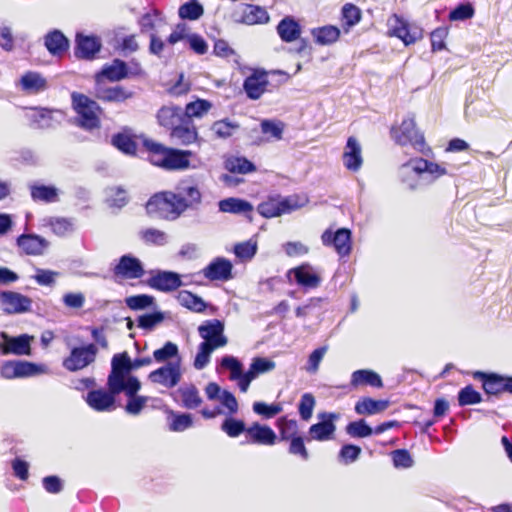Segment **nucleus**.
I'll return each instance as SVG.
<instances>
[{
  "mask_svg": "<svg viewBox=\"0 0 512 512\" xmlns=\"http://www.w3.org/2000/svg\"><path fill=\"white\" fill-rule=\"evenodd\" d=\"M391 133L398 144L402 146L411 145L419 152L424 151V136L416 129V124L412 117L404 119L398 128H392Z\"/></svg>",
  "mask_w": 512,
  "mask_h": 512,
  "instance_id": "7",
  "label": "nucleus"
},
{
  "mask_svg": "<svg viewBox=\"0 0 512 512\" xmlns=\"http://www.w3.org/2000/svg\"><path fill=\"white\" fill-rule=\"evenodd\" d=\"M232 269V263L228 259L217 257L201 273L210 281H227L232 278Z\"/></svg>",
  "mask_w": 512,
  "mask_h": 512,
  "instance_id": "19",
  "label": "nucleus"
},
{
  "mask_svg": "<svg viewBox=\"0 0 512 512\" xmlns=\"http://www.w3.org/2000/svg\"><path fill=\"white\" fill-rule=\"evenodd\" d=\"M139 234L141 239L149 244L164 245L167 243L166 233L155 228L142 230Z\"/></svg>",
  "mask_w": 512,
  "mask_h": 512,
  "instance_id": "62",
  "label": "nucleus"
},
{
  "mask_svg": "<svg viewBox=\"0 0 512 512\" xmlns=\"http://www.w3.org/2000/svg\"><path fill=\"white\" fill-rule=\"evenodd\" d=\"M154 297L147 294L129 296L125 299V303L131 310H143L154 304Z\"/></svg>",
  "mask_w": 512,
  "mask_h": 512,
  "instance_id": "55",
  "label": "nucleus"
},
{
  "mask_svg": "<svg viewBox=\"0 0 512 512\" xmlns=\"http://www.w3.org/2000/svg\"><path fill=\"white\" fill-rule=\"evenodd\" d=\"M204 13L203 6L196 1L184 3L179 7L178 14L181 19L197 20Z\"/></svg>",
  "mask_w": 512,
  "mask_h": 512,
  "instance_id": "49",
  "label": "nucleus"
},
{
  "mask_svg": "<svg viewBox=\"0 0 512 512\" xmlns=\"http://www.w3.org/2000/svg\"><path fill=\"white\" fill-rule=\"evenodd\" d=\"M389 25L391 34L400 38L405 45L412 44L416 41L418 37L416 32L411 33L408 29V24L399 16L393 15V17L389 19Z\"/></svg>",
  "mask_w": 512,
  "mask_h": 512,
  "instance_id": "33",
  "label": "nucleus"
},
{
  "mask_svg": "<svg viewBox=\"0 0 512 512\" xmlns=\"http://www.w3.org/2000/svg\"><path fill=\"white\" fill-rule=\"evenodd\" d=\"M219 210L223 213L243 214L251 220L253 206L250 202L239 198H226L219 202Z\"/></svg>",
  "mask_w": 512,
  "mask_h": 512,
  "instance_id": "29",
  "label": "nucleus"
},
{
  "mask_svg": "<svg viewBox=\"0 0 512 512\" xmlns=\"http://www.w3.org/2000/svg\"><path fill=\"white\" fill-rule=\"evenodd\" d=\"M122 392H124L128 397L125 411L130 415L140 414L143 408L146 406L149 397L137 395L138 391H135L133 394H129L127 388L123 389Z\"/></svg>",
  "mask_w": 512,
  "mask_h": 512,
  "instance_id": "42",
  "label": "nucleus"
},
{
  "mask_svg": "<svg viewBox=\"0 0 512 512\" xmlns=\"http://www.w3.org/2000/svg\"><path fill=\"white\" fill-rule=\"evenodd\" d=\"M17 244L27 255H42L49 246L45 238L36 234H22L17 238Z\"/></svg>",
  "mask_w": 512,
  "mask_h": 512,
  "instance_id": "24",
  "label": "nucleus"
},
{
  "mask_svg": "<svg viewBox=\"0 0 512 512\" xmlns=\"http://www.w3.org/2000/svg\"><path fill=\"white\" fill-rule=\"evenodd\" d=\"M315 42L319 45H331L340 37V30L333 25H325L311 30Z\"/></svg>",
  "mask_w": 512,
  "mask_h": 512,
  "instance_id": "36",
  "label": "nucleus"
},
{
  "mask_svg": "<svg viewBox=\"0 0 512 512\" xmlns=\"http://www.w3.org/2000/svg\"><path fill=\"white\" fill-rule=\"evenodd\" d=\"M43 226L49 227L57 236H66L74 231L73 221L65 217L44 218Z\"/></svg>",
  "mask_w": 512,
  "mask_h": 512,
  "instance_id": "38",
  "label": "nucleus"
},
{
  "mask_svg": "<svg viewBox=\"0 0 512 512\" xmlns=\"http://www.w3.org/2000/svg\"><path fill=\"white\" fill-rule=\"evenodd\" d=\"M179 393L181 395L182 404L187 409H195L202 403L199 392L194 385L180 388Z\"/></svg>",
  "mask_w": 512,
  "mask_h": 512,
  "instance_id": "46",
  "label": "nucleus"
},
{
  "mask_svg": "<svg viewBox=\"0 0 512 512\" xmlns=\"http://www.w3.org/2000/svg\"><path fill=\"white\" fill-rule=\"evenodd\" d=\"M115 277L121 279H139L145 274L141 261L131 255H123L114 267Z\"/></svg>",
  "mask_w": 512,
  "mask_h": 512,
  "instance_id": "14",
  "label": "nucleus"
},
{
  "mask_svg": "<svg viewBox=\"0 0 512 512\" xmlns=\"http://www.w3.org/2000/svg\"><path fill=\"white\" fill-rule=\"evenodd\" d=\"M45 46L52 55H61L67 51L69 41L61 31L54 30L45 36Z\"/></svg>",
  "mask_w": 512,
  "mask_h": 512,
  "instance_id": "35",
  "label": "nucleus"
},
{
  "mask_svg": "<svg viewBox=\"0 0 512 512\" xmlns=\"http://www.w3.org/2000/svg\"><path fill=\"white\" fill-rule=\"evenodd\" d=\"M158 124L171 131L181 122L187 119V115H184V111L181 107L176 105H166L161 107L156 115Z\"/></svg>",
  "mask_w": 512,
  "mask_h": 512,
  "instance_id": "21",
  "label": "nucleus"
},
{
  "mask_svg": "<svg viewBox=\"0 0 512 512\" xmlns=\"http://www.w3.org/2000/svg\"><path fill=\"white\" fill-rule=\"evenodd\" d=\"M412 163L413 159L409 160L408 162L400 166L399 177L402 183H404L409 189L414 190L419 187L420 181L423 177V173L415 170L406 171L407 173H405L403 169L406 168L407 166H410Z\"/></svg>",
  "mask_w": 512,
  "mask_h": 512,
  "instance_id": "45",
  "label": "nucleus"
},
{
  "mask_svg": "<svg viewBox=\"0 0 512 512\" xmlns=\"http://www.w3.org/2000/svg\"><path fill=\"white\" fill-rule=\"evenodd\" d=\"M17 377L25 378L45 373L47 368L45 365H39L28 361H16Z\"/></svg>",
  "mask_w": 512,
  "mask_h": 512,
  "instance_id": "52",
  "label": "nucleus"
},
{
  "mask_svg": "<svg viewBox=\"0 0 512 512\" xmlns=\"http://www.w3.org/2000/svg\"><path fill=\"white\" fill-rule=\"evenodd\" d=\"M342 160L345 168L352 172H357L360 170L363 164L362 157V148L359 141L350 136L347 139V143L344 147V152L342 155Z\"/></svg>",
  "mask_w": 512,
  "mask_h": 512,
  "instance_id": "20",
  "label": "nucleus"
},
{
  "mask_svg": "<svg viewBox=\"0 0 512 512\" xmlns=\"http://www.w3.org/2000/svg\"><path fill=\"white\" fill-rule=\"evenodd\" d=\"M182 378L181 361L180 359L167 364L152 371L148 375L149 381L154 384H159L166 389L174 388L179 384Z\"/></svg>",
  "mask_w": 512,
  "mask_h": 512,
  "instance_id": "8",
  "label": "nucleus"
},
{
  "mask_svg": "<svg viewBox=\"0 0 512 512\" xmlns=\"http://www.w3.org/2000/svg\"><path fill=\"white\" fill-rule=\"evenodd\" d=\"M164 320V314L160 311L143 314L138 317V327L150 331Z\"/></svg>",
  "mask_w": 512,
  "mask_h": 512,
  "instance_id": "57",
  "label": "nucleus"
},
{
  "mask_svg": "<svg viewBox=\"0 0 512 512\" xmlns=\"http://www.w3.org/2000/svg\"><path fill=\"white\" fill-rule=\"evenodd\" d=\"M304 202H300V199L296 195L288 197H270L266 201L261 202L257 211L260 215L265 218H273L287 214L301 208Z\"/></svg>",
  "mask_w": 512,
  "mask_h": 512,
  "instance_id": "5",
  "label": "nucleus"
},
{
  "mask_svg": "<svg viewBox=\"0 0 512 512\" xmlns=\"http://www.w3.org/2000/svg\"><path fill=\"white\" fill-rule=\"evenodd\" d=\"M257 252V243L252 240L238 243L234 246L235 255L241 260H251Z\"/></svg>",
  "mask_w": 512,
  "mask_h": 512,
  "instance_id": "61",
  "label": "nucleus"
},
{
  "mask_svg": "<svg viewBox=\"0 0 512 512\" xmlns=\"http://www.w3.org/2000/svg\"><path fill=\"white\" fill-rule=\"evenodd\" d=\"M350 384L353 387L369 385L371 387L381 388L383 386V382L380 375L368 369H360L354 371L351 375Z\"/></svg>",
  "mask_w": 512,
  "mask_h": 512,
  "instance_id": "32",
  "label": "nucleus"
},
{
  "mask_svg": "<svg viewBox=\"0 0 512 512\" xmlns=\"http://www.w3.org/2000/svg\"><path fill=\"white\" fill-rule=\"evenodd\" d=\"M221 367L230 371V380L239 382L243 364L234 356L226 355L221 359Z\"/></svg>",
  "mask_w": 512,
  "mask_h": 512,
  "instance_id": "53",
  "label": "nucleus"
},
{
  "mask_svg": "<svg viewBox=\"0 0 512 512\" xmlns=\"http://www.w3.org/2000/svg\"><path fill=\"white\" fill-rule=\"evenodd\" d=\"M153 358L158 363H164L173 358H177L178 360L180 359L178 346L168 341L162 348L156 349L153 352Z\"/></svg>",
  "mask_w": 512,
  "mask_h": 512,
  "instance_id": "48",
  "label": "nucleus"
},
{
  "mask_svg": "<svg viewBox=\"0 0 512 512\" xmlns=\"http://www.w3.org/2000/svg\"><path fill=\"white\" fill-rule=\"evenodd\" d=\"M113 146L125 154L133 155L136 153L137 145L135 141L128 135L116 134L111 140Z\"/></svg>",
  "mask_w": 512,
  "mask_h": 512,
  "instance_id": "54",
  "label": "nucleus"
},
{
  "mask_svg": "<svg viewBox=\"0 0 512 512\" xmlns=\"http://www.w3.org/2000/svg\"><path fill=\"white\" fill-rule=\"evenodd\" d=\"M132 360L127 352L115 354L111 361V372L107 379V386L113 392H122L127 388L129 394L139 391L140 381L129 375L132 372Z\"/></svg>",
  "mask_w": 512,
  "mask_h": 512,
  "instance_id": "3",
  "label": "nucleus"
},
{
  "mask_svg": "<svg viewBox=\"0 0 512 512\" xmlns=\"http://www.w3.org/2000/svg\"><path fill=\"white\" fill-rule=\"evenodd\" d=\"M149 287L162 292H171L177 290L183 285L178 273L172 271H155L147 280Z\"/></svg>",
  "mask_w": 512,
  "mask_h": 512,
  "instance_id": "15",
  "label": "nucleus"
},
{
  "mask_svg": "<svg viewBox=\"0 0 512 512\" xmlns=\"http://www.w3.org/2000/svg\"><path fill=\"white\" fill-rule=\"evenodd\" d=\"M346 432L348 435L354 438L368 437L373 433V429L361 419L358 421L350 422L346 426Z\"/></svg>",
  "mask_w": 512,
  "mask_h": 512,
  "instance_id": "58",
  "label": "nucleus"
},
{
  "mask_svg": "<svg viewBox=\"0 0 512 512\" xmlns=\"http://www.w3.org/2000/svg\"><path fill=\"white\" fill-rule=\"evenodd\" d=\"M19 87L28 94H38L48 89V82L40 73L28 71L19 80Z\"/></svg>",
  "mask_w": 512,
  "mask_h": 512,
  "instance_id": "26",
  "label": "nucleus"
},
{
  "mask_svg": "<svg viewBox=\"0 0 512 512\" xmlns=\"http://www.w3.org/2000/svg\"><path fill=\"white\" fill-rule=\"evenodd\" d=\"M32 299L15 291H0V305L4 313L23 314L31 311Z\"/></svg>",
  "mask_w": 512,
  "mask_h": 512,
  "instance_id": "9",
  "label": "nucleus"
},
{
  "mask_svg": "<svg viewBox=\"0 0 512 512\" xmlns=\"http://www.w3.org/2000/svg\"><path fill=\"white\" fill-rule=\"evenodd\" d=\"M239 129V124L233 121H230L229 119H222L215 121L212 126L211 130L215 134L217 138L226 139L231 137L235 131Z\"/></svg>",
  "mask_w": 512,
  "mask_h": 512,
  "instance_id": "43",
  "label": "nucleus"
},
{
  "mask_svg": "<svg viewBox=\"0 0 512 512\" xmlns=\"http://www.w3.org/2000/svg\"><path fill=\"white\" fill-rule=\"evenodd\" d=\"M318 418L321 421L311 425L309 428L311 439L317 441H325L330 439L336 430L334 421L339 418V414L323 412L318 414Z\"/></svg>",
  "mask_w": 512,
  "mask_h": 512,
  "instance_id": "13",
  "label": "nucleus"
},
{
  "mask_svg": "<svg viewBox=\"0 0 512 512\" xmlns=\"http://www.w3.org/2000/svg\"><path fill=\"white\" fill-rule=\"evenodd\" d=\"M281 440H291L298 437V423L296 420L281 417L277 420Z\"/></svg>",
  "mask_w": 512,
  "mask_h": 512,
  "instance_id": "51",
  "label": "nucleus"
},
{
  "mask_svg": "<svg viewBox=\"0 0 512 512\" xmlns=\"http://www.w3.org/2000/svg\"><path fill=\"white\" fill-rule=\"evenodd\" d=\"M315 404V397L311 393H304L301 396L298 411L302 420L308 421L312 417Z\"/></svg>",
  "mask_w": 512,
  "mask_h": 512,
  "instance_id": "56",
  "label": "nucleus"
},
{
  "mask_svg": "<svg viewBox=\"0 0 512 512\" xmlns=\"http://www.w3.org/2000/svg\"><path fill=\"white\" fill-rule=\"evenodd\" d=\"M412 170L422 172L423 175L425 173L429 174L432 177V180H435L440 176L446 175L448 173L444 165L433 163L423 158L413 159V163L410 166H407L406 168L403 169L405 173H407L406 171Z\"/></svg>",
  "mask_w": 512,
  "mask_h": 512,
  "instance_id": "28",
  "label": "nucleus"
},
{
  "mask_svg": "<svg viewBox=\"0 0 512 512\" xmlns=\"http://www.w3.org/2000/svg\"><path fill=\"white\" fill-rule=\"evenodd\" d=\"M198 333L204 341L198 347L194 367L201 370L209 363L211 353L217 348L224 347L228 339L224 335V324L218 319L205 321L198 327Z\"/></svg>",
  "mask_w": 512,
  "mask_h": 512,
  "instance_id": "2",
  "label": "nucleus"
},
{
  "mask_svg": "<svg viewBox=\"0 0 512 512\" xmlns=\"http://www.w3.org/2000/svg\"><path fill=\"white\" fill-rule=\"evenodd\" d=\"M321 240L325 246L333 245L341 257H345L351 252V231L349 229L340 228L335 233L327 229L323 232Z\"/></svg>",
  "mask_w": 512,
  "mask_h": 512,
  "instance_id": "11",
  "label": "nucleus"
},
{
  "mask_svg": "<svg viewBox=\"0 0 512 512\" xmlns=\"http://www.w3.org/2000/svg\"><path fill=\"white\" fill-rule=\"evenodd\" d=\"M32 337L22 334L17 337H11L5 332L0 333V352L3 355H30V342Z\"/></svg>",
  "mask_w": 512,
  "mask_h": 512,
  "instance_id": "10",
  "label": "nucleus"
},
{
  "mask_svg": "<svg viewBox=\"0 0 512 512\" xmlns=\"http://www.w3.org/2000/svg\"><path fill=\"white\" fill-rule=\"evenodd\" d=\"M294 277L295 282L305 289H315L321 283V276L313 266L304 263L288 271L287 277Z\"/></svg>",
  "mask_w": 512,
  "mask_h": 512,
  "instance_id": "16",
  "label": "nucleus"
},
{
  "mask_svg": "<svg viewBox=\"0 0 512 512\" xmlns=\"http://www.w3.org/2000/svg\"><path fill=\"white\" fill-rule=\"evenodd\" d=\"M389 406L387 400H374L369 397L360 399L355 405V411L359 415H373L384 411Z\"/></svg>",
  "mask_w": 512,
  "mask_h": 512,
  "instance_id": "37",
  "label": "nucleus"
},
{
  "mask_svg": "<svg viewBox=\"0 0 512 512\" xmlns=\"http://www.w3.org/2000/svg\"><path fill=\"white\" fill-rule=\"evenodd\" d=\"M177 299L182 306L194 312L199 313L203 312L206 309V303L204 302V300L189 291H180L177 296Z\"/></svg>",
  "mask_w": 512,
  "mask_h": 512,
  "instance_id": "41",
  "label": "nucleus"
},
{
  "mask_svg": "<svg viewBox=\"0 0 512 512\" xmlns=\"http://www.w3.org/2000/svg\"><path fill=\"white\" fill-rule=\"evenodd\" d=\"M268 84L269 81L266 72L255 71L244 80L243 89L248 98L257 100L267 90Z\"/></svg>",
  "mask_w": 512,
  "mask_h": 512,
  "instance_id": "22",
  "label": "nucleus"
},
{
  "mask_svg": "<svg viewBox=\"0 0 512 512\" xmlns=\"http://www.w3.org/2000/svg\"><path fill=\"white\" fill-rule=\"evenodd\" d=\"M121 392H113L103 389L92 390L87 393L85 400L87 404L95 411L109 412L115 409V397Z\"/></svg>",
  "mask_w": 512,
  "mask_h": 512,
  "instance_id": "17",
  "label": "nucleus"
},
{
  "mask_svg": "<svg viewBox=\"0 0 512 512\" xmlns=\"http://www.w3.org/2000/svg\"><path fill=\"white\" fill-rule=\"evenodd\" d=\"M96 353L97 348L93 344L74 348L70 356L64 360L63 365L70 371L82 369L95 360Z\"/></svg>",
  "mask_w": 512,
  "mask_h": 512,
  "instance_id": "12",
  "label": "nucleus"
},
{
  "mask_svg": "<svg viewBox=\"0 0 512 512\" xmlns=\"http://www.w3.org/2000/svg\"><path fill=\"white\" fill-rule=\"evenodd\" d=\"M210 108L211 103L209 101L198 99L186 105L184 115H187L188 119L201 117L204 113L208 112Z\"/></svg>",
  "mask_w": 512,
  "mask_h": 512,
  "instance_id": "60",
  "label": "nucleus"
},
{
  "mask_svg": "<svg viewBox=\"0 0 512 512\" xmlns=\"http://www.w3.org/2000/svg\"><path fill=\"white\" fill-rule=\"evenodd\" d=\"M133 96V92L126 89L121 85H116L113 87L99 88L97 90V97L100 100L107 102H124L125 100L131 98Z\"/></svg>",
  "mask_w": 512,
  "mask_h": 512,
  "instance_id": "34",
  "label": "nucleus"
},
{
  "mask_svg": "<svg viewBox=\"0 0 512 512\" xmlns=\"http://www.w3.org/2000/svg\"><path fill=\"white\" fill-rule=\"evenodd\" d=\"M170 415L172 416V420L169 423V429L173 432H182L190 428L193 424V420L190 414H175L171 411Z\"/></svg>",
  "mask_w": 512,
  "mask_h": 512,
  "instance_id": "59",
  "label": "nucleus"
},
{
  "mask_svg": "<svg viewBox=\"0 0 512 512\" xmlns=\"http://www.w3.org/2000/svg\"><path fill=\"white\" fill-rule=\"evenodd\" d=\"M342 19L345 32H348L352 26L361 20V11L357 6L347 3L342 8Z\"/></svg>",
  "mask_w": 512,
  "mask_h": 512,
  "instance_id": "50",
  "label": "nucleus"
},
{
  "mask_svg": "<svg viewBox=\"0 0 512 512\" xmlns=\"http://www.w3.org/2000/svg\"><path fill=\"white\" fill-rule=\"evenodd\" d=\"M71 99L76 112L75 124L88 131L99 128L101 108L97 102L78 92H73Z\"/></svg>",
  "mask_w": 512,
  "mask_h": 512,
  "instance_id": "4",
  "label": "nucleus"
},
{
  "mask_svg": "<svg viewBox=\"0 0 512 512\" xmlns=\"http://www.w3.org/2000/svg\"><path fill=\"white\" fill-rule=\"evenodd\" d=\"M243 20L248 25L266 23L269 20V15L264 8L249 5L244 12Z\"/></svg>",
  "mask_w": 512,
  "mask_h": 512,
  "instance_id": "47",
  "label": "nucleus"
},
{
  "mask_svg": "<svg viewBox=\"0 0 512 512\" xmlns=\"http://www.w3.org/2000/svg\"><path fill=\"white\" fill-rule=\"evenodd\" d=\"M253 411L266 419H270L282 412V406L279 403L269 405L264 402H254Z\"/></svg>",
  "mask_w": 512,
  "mask_h": 512,
  "instance_id": "63",
  "label": "nucleus"
},
{
  "mask_svg": "<svg viewBox=\"0 0 512 512\" xmlns=\"http://www.w3.org/2000/svg\"><path fill=\"white\" fill-rule=\"evenodd\" d=\"M177 192L183 198L189 208H195L201 203L202 195L196 185L182 183L177 187Z\"/></svg>",
  "mask_w": 512,
  "mask_h": 512,
  "instance_id": "39",
  "label": "nucleus"
},
{
  "mask_svg": "<svg viewBox=\"0 0 512 512\" xmlns=\"http://www.w3.org/2000/svg\"><path fill=\"white\" fill-rule=\"evenodd\" d=\"M143 146L148 152L149 162L166 171H184L190 167V150H180L167 147L159 142L146 139Z\"/></svg>",
  "mask_w": 512,
  "mask_h": 512,
  "instance_id": "1",
  "label": "nucleus"
},
{
  "mask_svg": "<svg viewBox=\"0 0 512 512\" xmlns=\"http://www.w3.org/2000/svg\"><path fill=\"white\" fill-rule=\"evenodd\" d=\"M247 442L262 445H273L276 442L275 432L266 425L254 423L246 430Z\"/></svg>",
  "mask_w": 512,
  "mask_h": 512,
  "instance_id": "25",
  "label": "nucleus"
},
{
  "mask_svg": "<svg viewBox=\"0 0 512 512\" xmlns=\"http://www.w3.org/2000/svg\"><path fill=\"white\" fill-rule=\"evenodd\" d=\"M166 208H170V219L172 220L180 217L188 209L178 192L156 194L146 204L148 213H155Z\"/></svg>",
  "mask_w": 512,
  "mask_h": 512,
  "instance_id": "6",
  "label": "nucleus"
},
{
  "mask_svg": "<svg viewBox=\"0 0 512 512\" xmlns=\"http://www.w3.org/2000/svg\"><path fill=\"white\" fill-rule=\"evenodd\" d=\"M225 167L232 173L247 174L256 170L255 165L244 157H231L226 160Z\"/></svg>",
  "mask_w": 512,
  "mask_h": 512,
  "instance_id": "44",
  "label": "nucleus"
},
{
  "mask_svg": "<svg viewBox=\"0 0 512 512\" xmlns=\"http://www.w3.org/2000/svg\"><path fill=\"white\" fill-rule=\"evenodd\" d=\"M474 378L482 381V387L487 394L497 395L505 392V377L477 371L474 373Z\"/></svg>",
  "mask_w": 512,
  "mask_h": 512,
  "instance_id": "30",
  "label": "nucleus"
},
{
  "mask_svg": "<svg viewBox=\"0 0 512 512\" xmlns=\"http://www.w3.org/2000/svg\"><path fill=\"white\" fill-rule=\"evenodd\" d=\"M361 454V448L353 444H345L341 447L338 459L343 464L355 462Z\"/></svg>",
  "mask_w": 512,
  "mask_h": 512,
  "instance_id": "64",
  "label": "nucleus"
},
{
  "mask_svg": "<svg viewBox=\"0 0 512 512\" xmlns=\"http://www.w3.org/2000/svg\"><path fill=\"white\" fill-rule=\"evenodd\" d=\"M102 75L110 81H120L128 77V65L120 59H114L102 70Z\"/></svg>",
  "mask_w": 512,
  "mask_h": 512,
  "instance_id": "40",
  "label": "nucleus"
},
{
  "mask_svg": "<svg viewBox=\"0 0 512 512\" xmlns=\"http://www.w3.org/2000/svg\"><path fill=\"white\" fill-rule=\"evenodd\" d=\"M101 41L96 36H87L82 33L76 35L75 55L82 59H93L100 51Z\"/></svg>",
  "mask_w": 512,
  "mask_h": 512,
  "instance_id": "23",
  "label": "nucleus"
},
{
  "mask_svg": "<svg viewBox=\"0 0 512 512\" xmlns=\"http://www.w3.org/2000/svg\"><path fill=\"white\" fill-rule=\"evenodd\" d=\"M170 138L178 145L188 146L193 143L201 145L202 139L199 137L192 119H185L170 131Z\"/></svg>",
  "mask_w": 512,
  "mask_h": 512,
  "instance_id": "18",
  "label": "nucleus"
},
{
  "mask_svg": "<svg viewBox=\"0 0 512 512\" xmlns=\"http://www.w3.org/2000/svg\"><path fill=\"white\" fill-rule=\"evenodd\" d=\"M31 198L35 202L54 203L58 201L59 190L55 186L33 183L29 185Z\"/></svg>",
  "mask_w": 512,
  "mask_h": 512,
  "instance_id": "31",
  "label": "nucleus"
},
{
  "mask_svg": "<svg viewBox=\"0 0 512 512\" xmlns=\"http://www.w3.org/2000/svg\"><path fill=\"white\" fill-rule=\"evenodd\" d=\"M277 33L283 42L291 43L298 40L301 35V26L292 16H285L276 27Z\"/></svg>",
  "mask_w": 512,
  "mask_h": 512,
  "instance_id": "27",
  "label": "nucleus"
}]
</instances>
